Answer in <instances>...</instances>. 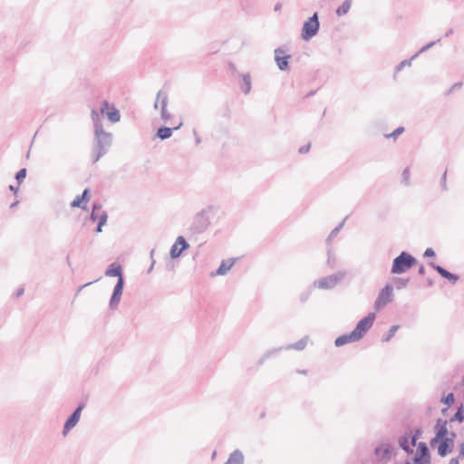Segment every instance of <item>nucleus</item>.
Listing matches in <instances>:
<instances>
[{"mask_svg":"<svg viewBox=\"0 0 464 464\" xmlns=\"http://www.w3.org/2000/svg\"><path fill=\"white\" fill-rule=\"evenodd\" d=\"M112 145V134L104 130L103 126H98L94 130L92 147V162L96 163L104 156Z\"/></svg>","mask_w":464,"mask_h":464,"instance_id":"nucleus-1","label":"nucleus"},{"mask_svg":"<svg viewBox=\"0 0 464 464\" xmlns=\"http://www.w3.org/2000/svg\"><path fill=\"white\" fill-rule=\"evenodd\" d=\"M213 208L211 206L196 213L188 227L190 235L198 236L207 231L211 224Z\"/></svg>","mask_w":464,"mask_h":464,"instance_id":"nucleus-2","label":"nucleus"},{"mask_svg":"<svg viewBox=\"0 0 464 464\" xmlns=\"http://www.w3.org/2000/svg\"><path fill=\"white\" fill-rule=\"evenodd\" d=\"M417 264V259L406 251H402L396 256L392 265L391 273L401 275L413 267Z\"/></svg>","mask_w":464,"mask_h":464,"instance_id":"nucleus-3","label":"nucleus"},{"mask_svg":"<svg viewBox=\"0 0 464 464\" xmlns=\"http://www.w3.org/2000/svg\"><path fill=\"white\" fill-rule=\"evenodd\" d=\"M345 271H338L335 274L314 280L313 286L324 290L333 289L341 280L345 277Z\"/></svg>","mask_w":464,"mask_h":464,"instance_id":"nucleus-4","label":"nucleus"},{"mask_svg":"<svg viewBox=\"0 0 464 464\" xmlns=\"http://www.w3.org/2000/svg\"><path fill=\"white\" fill-rule=\"evenodd\" d=\"M319 28L320 23L318 19V14L315 12L304 23L301 33L302 39L304 41H309L317 34Z\"/></svg>","mask_w":464,"mask_h":464,"instance_id":"nucleus-5","label":"nucleus"},{"mask_svg":"<svg viewBox=\"0 0 464 464\" xmlns=\"http://www.w3.org/2000/svg\"><path fill=\"white\" fill-rule=\"evenodd\" d=\"M375 318V313H369L365 317H363L357 323L353 332L356 334V336L359 340H361L371 329Z\"/></svg>","mask_w":464,"mask_h":464,"instance_id":"nucleus-6","label":"nucleus"},{"mask_svg":"<svg viewBox=\"0 0 464 464\" xmlns=\"http://www.w3.org/2000/svg\"><path fill=\"white\" fill-rule=\"evenodd\" d=\"M393 295L392 286L390 285H386L379 293L375 302L374 308L379 311L384 306H386L389 303L392 302Z\"/></svg>","mask_w":464,"mask_h":464,"instance_id":"nucleus-7","label":"nucleus"},{"mask_svg":"<svg viewBox=\"0 0 464 464\" xmlns=\"http://www.w3.org/2000/svg\"><path fill=\"white\" fill-rule=\"evenodd\" d=\"M84 403H80L73 412L66 420L63 434L65 436L72 428H74L80 420L82 411L84 408Z\"/></svg>","mask_w":464,"mask_h":464,"instance_id":"nucleus-8","label":"nucleus"},{"mask_svg":"<svg viewBox=\"0 0 464 464\" xmlns=\"http://www.w3.org/2000/svg\"><path fill=\"white\" fill-rule=\"evenodd\" d=\"M160 104V116L161 119L165 121L170 119V114L167 110L168 106V94L163 91H159L157 93L156 102L154 104V108L157 109Z\"/></svg>","mask_w":464,"mask_h":464,"instance_id":"nucleus-9","label":"nucleus"},{"mask_svg":"<svg viewBox=\"0 0 464 464\" xmlns=\"http://www.w3.org/2000/svg\"><path fill=\"white\" fill-rule=\"evenodd\" d=\"M456 438V433L451 431L450 432V437L447 439H441L439 447H438V454L440 457H445L449 453H450L454 448V440Z\"/></svg>","mask_w":464,"mask_h":464,"instance_id":"nucleus-10","label":"nucleus"},{"mask_svg":"<svg viewBox=\"0 0 464 464\" xmlns=\"http://www.w3.org/2000/svg\"><path fill=\"white\" fill-rule=\"evenodd\" d=\"M414 464H430V450L426 443L418 444V453L413 459Z\"/></svg>","mask_w":464,"mask_h":464,"instance_id":"nucleus-11","label":"nucleus"},{"mask_svg":"<svg viewBox=\"0 0 464 464\" xmlns=\"http://www.w3.org/2000/svg\"><path fill=\"white\" fill-rule=\"evenodd\" d=\"M123 287H124V279H121V278L118 279L117 283L113 288V292L111 296V299H110V308L111 310L117 308V306L119 305L121 295H122Z\"/></svg>","mask_w":464,"mask_h":464,"instance_id":"nucleus-12","label":"nucleus"},{"mask_svg":"<svg viewBox=\"0 0 464 464\" xmlns=\"http://www.w3.org/2000/svg\"><path fill=\"white\" fill-rule=\"evenodd\" d=\"M100 111L102 114L106 113L107 118L113 123L118 122L121 120L120 111L107 101L102 102Z\"/></svg>","mask_w":464,"mask_h":464,"instance_id":"nucleus-13","label":"nucleus"},{"mask_svg":"<svg viewBox=\"0 0 464 464\" xmlns=\"http://www.w3.org/2000/svg\"><path fill=\"white\" fill-rule=\"evenodd\" d=\"M189 245L182 236H179L170 248L171 258H178L181 256L183 251L187 250Z\"/></svg>","mask_w":464,"mask_h":464,"instance_id":"nucleus-14","label":"nucleus"},{"mask_svg":"<svg viewBox=\"0 0 464 464\" xmlns=\"http://www.w3.org/2000/svg\"><path fill=\"white\" fill-rule=\"evenodd\" d=\"M285 51L278 47L275 50V61L280 71H285L288 69L290 55H283Z\"/></svg>","mask_w":464,"mask_h":464,"instance_id":"nucleus-15","label":"nucleus"},{"mask_svg":"<svg viewBox=\"0 0 464 464\" xmlns=\"http://www.w3.org/2000/svg\"><path fill=\"white\" fill-rule=\"evenodd\" d=\"M435 271L438 272V274L442 276L443 278L447 279L449 282H450L452 285H455L458 280L459 279V276L456 274L450 273L444 267H442L440 265H437L433 262H430L429 264Z\"/></svg>","mask_w":464,"mask_h":464,"instance_id":"nucleus-16","label":"nucleus"},{"mask_svg":"<svg viewBox=\"0 0 464 464\" xmlns=\"http://www.w3.org/2000/svg\"><path fill=\"white\" fill-rule=\"evenodd\" d=\"M91 198V191L89 188H85L81 196H77L71 203L72 208H81L86 209V206L82 205V202H87Z\"/></svg>","mask_w":464,"mask_h":464,"instance_id":"nucleus-17","label":"nucleus"},{"mask_svg":"<svg viewBox=\"0 0 464 464\" xmlns=\"http://www.w3.org/2000/svg\"><path fill=\"white\" fill-rule=\"evenodd\" d=\"M236 258H229L227 260H223L219 266V267L217 269L216 272L211 273L212 276H224L226 275L235 265Z\"/></svg>","mask_w":464,"mask_h":464,"instance_id":"nucleus-18","label":"nucleus"},{"mask_svg":"<svg viewBox=\"0 0 464 464\" xmlns=\"http://www.w3.org/2000/svg\"><path fill=\"white\" fill-rule=\"evenodd\" d=\"M374 454L380 459H389L392 455V447L389 444L378 446Z\"/></svg>","mask_w":464,"mask_h":464,"instance_id":"nucleus-19","label":"nucleus"},{"mask_svg":"<svg viewBox=\"0 0 464 464\" xmlns=\"http://www.w3.org/2000/svg\"><path fill=\"white\" fill-rule=\"evenodd\" d=\"M357 341H359V339L357 338L356 334L352 331L350 334L338 336L334 341V344L336 347H341L346 343H354Z\"/></svg>","mask_w":464,"mask_h":464,"instance_id":"nucleus-20","label":"nucleus"},{"mask_svg":"<svg viewBox=\"0 0 464 464\" xmlns=\"http://www.w3.org/2000/svg\"><path fill=\"white\" fill-rule=\"evenodd\" d=\"M447 424H448L447 420H442L441 419H439L437 420V423H436L437 439H447L450 437V436H448V435H450V433L448 431Z\"/></svg>","mask_w":464,"mask_h":464,"instance_id":"nucleus-21","label":"nucleus"},{"mask_svg":"<svg viewBox=\"0 0 464 464\" xmlns=\"http://www.w3.org/2000/svg\"><path fill=\"white\" fill-rule=\"evenodd\" d=\"M182 122H180L178 126L174 128H169L166 126L160 127L157 130V137L162 140H167L171 137L174 130H179L182 126Z\"/></svg>","mask_w":464,"mask_h":464,"instance_id":"nucleus-22","label":"nucleus"},{"mask_svg":"<svg viewBox=\"0 0 464 464\" xmlns=\"http://www.w3.org/2000/svg\"><path fill=\"white\" fill-rule=\"evenodd\" d=\"M106 276H115L118 279H124L122 275V267L120 265H116L115 263L111 264L109 267L105 271Z\"/></svg>","mask_w":464,"mask_h":464,"instance_id":"nucleus-23","label":"nucleus"},{"mask_svg":"<svg viewBox=\"0 0 464 464\" xmlns=\"http://www.w3.org/2000/svg\"><path fill=\"white\" fill-rule=\"evenodd\" d=\"M225 464H244V455L239 450H235L230 453Z\"/></svg>","mask_w":464,"mask_h":464,"instance_id":"nucleus-24","label":"nucleus"},{"mask_svg":"<svg viewBox=\"0 0 464 464\" xmlns=\"http://www.w3.org/2000/svg\"><path fill=\"white\" fill-rule=\"evenodd\" d=\"M240 87L245 94L249 93V92L251 91V78L248 73L242 75V82Z\"/></svg>","mask_w":464,"mask_h":464,"instance_id":"nucleus-25","label":"nucleus"},{"mask_svg":"<svg viewBox=\"0 0 464 464\" xmlns=\"http://www.w3.org/2000/svg\"><path fill=\"white\" fill-rule=\"evenodd\" d=\"M351 5H352L351 0L343 1V4L336 9V14L338 16L346 14L350 10Z\"/></svg>","mask_w":464,"mask_h":464,"instance_id":"nucleus-26","label":"nucleus"},{"mask_svg":"<svg viewBox=\"0 0 464 464\" xmlns=\"http://www.w3.org/2000/svg\"><path fill=\"white\" fill-rule=\"evenodd\" d=\"M307 341H308V337L304 336L301 340H299L298 342L288 345L286 347V349H295V350H297V351H302L306 346Z\"/></svg>","mask_w":464,"mask_h":464,"instance_id":"nucleus-27","label":"nucleus"},{"mask_svg":"<svg viewBox=\"0 0 464 464\" xmlns=\"http://www.w3.org/2000/svg\"><path fill=\"white\" fill-rule=\"evenodd\" d=\"M400 447L407 453H412L413 450L411 449V445L409 443V439L407 436H401L399 439Z\"/></svg>","mask_w":464,"mask_h":464,"instance_id":"nucleus-28","label":"nucleus"},{"mask_svg":"<svg viewBox=\"0 0 464 464\" xmlns=\"http://www.w3.org/2000/svg\"><path fill=\"white\" fill-rule=\"evenodd\" d=\"M347 219V217L337 226L335 227L332 231L331 233L329 234L328 237L326 238V242L327 244H330L331 241L333 240V238L334 237L337 236V234L339 233V231L342 229V227H343V224L345 222V220Z\"/></svg>","mask_w":464,"mask_h":464,"instance_id":"nucleus-29","label":"nucleus"},{"mask_svg":"<svg viewBox=\"0 0 464 464\" xmlns=\"http://www.w3.org/2000/svg\"><path fill=\"white\" fill-rule=\"evenodd\" d=\"M102 210V206L99 203H94L92 205V211L91 213L90 218L92 221L98 220L99 215Z\"/></svg>","mask_w":464,"mask_h":464,"instance_id":"nucleus-30","label":"nucleus"},{"mask_svg":"<svg viewBox=\"0 0 464 464\" xmlns=\"http://www.w3.org/2000/svg\"><path fill=\"white\" fill-rule=\"evenodd\" d=\"M410 282L409 278L396 277L393 280L395 286L398 290L405 288Z\"/></svg>","mask_w":464,"mask_h":464,"instance_id":"nucleus-31","label":"nucleus"},{"mask_svg":"<svg viewBox=\"0 0 464 464\" xmlns=\"http://www.w3.org/2000/svg\"><path fill=\"white\" fill-rule=\"evenodd\" d=\"M464 420V410L463 407L460 406L455 414L450 418V421H458L462 422Z\"/></svg>","mask_w":464,"mask_h":464,"instance_id":"nucleus-32","label":"nucleus"},{"mask_svg":"<svg viewBox=\"0 0 464 464\" xmlns=\"http://www.w3.org/2000/svg\"><path fill=\"white\" fill-rule=\"evenodd\" d=\"M91 117L93 121L94 130H97L98 126H103L100 115L96 110H92Z\"/></svg>","mask_w":464,"mask_h":464,"instance_id":"nucleus-33","label":"nucleus"},{"mask_svg":"<svg viewBox=\"0 0 464 464\" xmlns=\"http://www.w3.org/2000/svg\"><path fill=\"white\" fill-rule=\"evenodd\" d=\"M400 328V325H392L388 333L382 336V342H389L395 334L397 330Z\"/></svg>","mask_w":464,"mask_h":464,"instance_id":"nucleus-34","label":"nucleus"},{"mask_svg":"<svg viewBox=\"0 0 464 464\" xmlns=\"http://www.w3.org/2000/svg\"><path fill=\"white\" fill-rule=\"evenodd\" d=\"M418 56V53H415L411 58L410 59H405L403 61H401L395 68V71L396 72H400L401 71L405 66H411V62L413 59H415L416 57Z\"/></svg>","mask_w":464,"mask_h":464,"instance_id":"nucleus-35","label":"nucleus"},{"mask_svg":"<svg viewBox=\"0 0 464 464\" xmlns=\"http://www.w3.org/2000/svg\"><path fill=\"white\" fill-rule=\"evenodd\" d=\"M26 169L25 168H23L21 169L19 171H17V173L15 174V179L17 180L18 182V186L24 181V179H25L26 177Z\"/></svg>","mask_w":464,"mask_h":464,"instance_id":"nucleus-36","label":"nucleus"},{"mask_svg":"<svg viewBox=\"0 0 464 464\" xmlns=\"http://www.w3.org/2000/svg\"><path fill=\"white\" fill-rule=\"evenodd\" d=\"M282 348L273 349L267 351L264 355L259 359L258 364H262L267 358H269L272 354L276 353L278 351H281Z\"/></svg>","mask_w":464,"mask_h":464,"instance_id":"nucleus-37","label":"nucleus"},{"mask_svg":"<svg viewBox=\"0 0 464 464\" xmlns=\"http://www.w3.org/2000/svg\"><path fill=\"white\" fill-rule=\"evenodd\" d=\"M313 287H314V286H313V285H311L307 290H305L304 292H303V293L300 295V297H299V298H300V301H301L302 303H305V302L309 299V297H310V295H311V294H312V289H313Z\"/></svg>","mask_w":464,"mask_h":464,"instance_id":"nucleus-38","label":"nucleus"},{"mask_svg":"<svg viewBox=\"0 0 464 464\" xmlns=\"http://www.w3.org/2000/svg\"><path fill=\"white\" fill-rule=\"evenodd\" d=\"M454 394L452 392H450L447 396L443 397L441 401L448 405L449 407L451 406L454 403Z\"/></svg>","mask_w":464,"mask_h":464,"instance_id":"nucleus-39","label":"nucleus"},{"mask_svg":"<svg viewBox=\"0 0 464 464\" xmlns=\"http://www.w3.org/2000/svg\"><path fill=\"white\" fill-rule=\"evenodd\" d=\"M404 131L403 127H398L392 133L385 135L386 138H393L396 139L399 135H401Z\"/></svg>","mask_w":464,"mask_h":464,"instance_id":"nucleus-40","label":"nucleus"},{"mask_svg":"<svg viewBox=\"0 0 464 464\" xmlns=\"http://www.w3.org/2000/svg\"><path fill=\"white\" fill-rule=\"evenodd\" d=\"M336 263V258L334 255L332 253V249H328V258H327V264L333 268L334 267Z\"/></svg>","mask_w":464,"mask_h":464,"instance_id":"nucleus-41","label":"nucleus"},{"mask_svg":"<svg viewBox=\"0 0 464 464\" xmlns=\"http://www.w3.org/2000/svg\"><path fill=\"white\" fill-rule=\"evenodd\" d=\"M107 218H108L107 212L104 210H102L99 215V218H98V223L104 226L107 221Z\"/></svg>","mask_w":464,"mask_h":464,"instance_id":"nucleus-42","label":"nucleus"},{"mask_svg":"<svg viewBox=\"0 0 464 464\" xmlns=\"http://www.w3.org/2000/svg\"><path fill=\"white\" fill-rule=\"evenodd\" d=\"M421 434V430L420 429H417L414 432V434L411 436V445L412 447H414L416 445V442L418 440V439L420 438Z\"/></svg>","mask_w":464,"mask_h":464,"instance_id":"nucleus-43","label":"nucleus"},{"mask_svg":"<svg viewBox=\"0 0 464 464\" xmlns=\"http://www.w3.org/2000/svg\"><path fill=\"white\" fill-rule=\"evenodd\" d=\"M401 176H402V182H404L405 185H408L409 179H410V169L409 168L404 169Z\"/></svg>","mask_w":464,"mask_h":464,"instance_id":"nucleus-44","label":"nucleus"},{"mask_svg":"<svg viewBox=\"0 0 464 464\" xmlns=\"http://www.w3.org/2000/svg\"><path fill=\"white\" fill-rule=\"evenodd\" d=\"M446 179H447V170L444 171L442 177H441V182H440V185H441V188L443 190H447L448 188H447V182H446Z\"/></svg>","mask_w":464,"mask_h":464,"instance_id":"nucleus-45","label":"nucleus"},{"mask_svg":"<svg viewBox=\"0 0 464 464\" xmlns=\"http://www.w3.org/2000/svg\"><path fill=\"white\" fill-rule=\"evenodd\" d=\"M154 253H155V249H151L150 253V258H151V264H150V268L148 269V273H150L154 267V265H155V260H154Z\"/></svg>","mask_w":464,"mask_h":464,"instance_id":"nucleus-46","label":"nucleus"},{"mask_svg":"<svg viewBox=\"0 0 464 464\" xmlns=\"http://www.w3.org/2000/svg\"><path fill=\"white\" fill-rule=\"evenodd\" d=\"M424 257H433L435 256V251L429 247L425 250L424 254H423Z\"/></svg>","mask_w":464,"mask_h":464,"instance_id":"nucleus-47","label":"nucleus"},{"mask_svg":"<svg viewBox=\"0 0 464 464\" xmlns=\"http://www.w3.org/2000/svg\"><path fill=\"white\" fill-rule=\"evenodd\" d=\"M310 148H311V145H310V144H306V145H304V146H302V147L299 149V153H301V154H304V153H306V152H308V151H309Z\"/></svg>","mask_w":464,"mask_h":464,"instance_id":"nucleus-48","label":"nucleus"},{"mask_svg":"<svg viewBox=\"0 0 464 464\" xmlns=\"http://www.w3.org/2000/svg\"><path fill=\"white\" fill-rule=\"evenodd\" d=\"M461 86H462V82H461L454 83L451 86V88L450 89V91L448 92V93H450L451 92L461 88Z\"/></svg>","mask_w":464,"mask_h":464,"instance_id":"nucleus-49","label":"nucleus"},{"mask_svg":"<svg viewBox=\"0 0 464 464\" xmlns=\"http://www.w3.org/2000/svg\"><path fill=\"white\" fill-rule=\"evenodd\" d=\"M440 440L441 439H437V435H435V437L430 440V445L434 446L436 443L440 444Z\"/></svg>","mask_w":464,"mask_h":464,"instance_id":"nucleus-50","label":"nucleus"},{"mask_svg":"<svg viewBox=\"0 0 464 464\" xmlns=\"http://www.w3.org/2000/svg\"><path fill=\"white\" fill-rule=\"evenodd\" d=\"M24 289L23 287H20L16 293H15V297H20L24 295Z\"/></svg>","mask_w":464,"mask_h":464,"instance_id":"nucleus-51","label":"nucleus"},{"mask_svg":"<svg viewBox=\"0 0 464 464\" xmlns=\"http://www.w3.org/2000/svg\"><path fill=\"white\" fill-rule=\"evenodd\" d=\"M425 272H426V269H425L424 266H423V265H421V266L419 267V269H418V273H419V275L423 276V275L425 274Z\"/></svg>","mask_w":464,"mask_h":464,"instance_id":"nucleus-52","label":"nucleus"},{"mask_svg":"<svg viewBox=\"0 0 464 464\" xmlns=\"http://www.w3.org/2000/svg\"><path fill=\"white\" fill-rule=\"evenodd\" d=\"M193 134H194V136H195L196 143H197V144H199V143L201 142V140H200V138L198 136V132H197V130H193Z\"/></svg>","mask_w":464,"mask_h":464,"instance_id":"nucleus-53","label":"nucleus"},{"mask_svg":"<svg viewBox=\"0 0 464 464\" xmlns=\"http://www.w3.org/2000/svg\"><path fill=\"white\" fill-rule=\"evenodd\" d=\"M281 8H282V4H281V3H276V5H275V7H274V10H275L276 12H278V11H280V10H281Z\"/></svg>","mask_w":464,"mask_h":464,"instance_id":"nucleus-54","label":"nucleus"},{"mask_svg":"<svg viewBox=\"0 0 464 464\" xmlns=\"http://www.w3.org/2000/svg\"><path fill=\"white\" fill-rule=\"evenodd\" d=\"M440 41V39H438L437 41H433V42H430L429 44H427V47L428 49L431 48L433 45H435L436 43H439Z\"/></svg>","mask_w":464,"mask_h":464,"instance_id":"nucleus-55","label":"nucleus"},{"mask_svg":"<svg viewBox=\"0 0 464 464\" xmlns=\"http://www.w3.org/2000/svg\"><path fill=\"white\" fill-rule=\"evenodd\" d=\"M464 456V443L459 446V457Z\"/></svg>","mask_w":464,"mask_h":464,"instance_id":"nucleus-56","label":"nucleus"},{"mask_svg":"<svg viewBox=\"0 0 464 464\" xmlns=\"http://www.w3.org/2000/svg\"><path fill=\"white\" fill-rule=\"evenodd\" d=\"M18 187H19L18 185H17L16 187H15V186H14V185H10V186H9V188H10V190H12V191H14V193H16V192L18 191Z\"/></svg>","mask_w":464,"mask_h":464,"instance_id":"nucleus-57","label":"nucleus"},{"mask_svg":"<svg viewBox=\"0 0 464 464\" xmlns=\"http://www.w3.org/2000/svg\"><path fill=\"white\" fill-rule=\"evenodd\" d=\"M428 50H429V49H428L427 45H424V46H422V47L420 48V50L417 53H418V55H419L420 53H424V52H426V51H428Z\"/></svg>","mask_w":464,"mask_h":464,"instance_id":"nucleus-58","label":"nucleus"},{"mask_svg":"<svg viewBox=\"0 0 464 464\" xmlns=\"http://www.w3.org/2000/svg\"><path fill=\"white\" fill-rule=\"evenodd\" d=\"M102 227H103V225H101V224H99V223H98V225H97V227H96L95 231H96L97 233L102 232Z\"/></svg>","mask_w":464,"mask_h":464,"instance_id":"nucleus-59","label":"nucleus"},{"mask_svg":"<svg viewBox=\"0 0 464 464\" xmlns=\"http://www.w3.org/2000/svg\"><path fill=\"white\" fill-rule=\"evenodd\" d=\"M449 464H459V460L457 458H453L450 460Z\"/></svg>","mask_w":464,"mask_h":464,"instance_id":"nucleus-60","label":"nucleus"},{"mask_svg":"<svg viewBox=\"0 0 464 464\" xmlns=\"http://www.w3.org/2000/svg\"><path fill=\"white\" fill-rule=\"evenodd\" d=\"M453 34V29L452 28H450L446 34H445V36L446 37H449L450 35H451Z\"/></svg>","mask_w":464,"mask_h":464,"instance_id":"nucleus-61","label":"nucleus"},{"mask_svg":"<svg viewBox=\"0 0 464 464\" xmlns=\"http://www.w3.org/2000/svg\"><path fill=\"white\" fill-rule=\"evenodd\" d=\"M427 283H428V285H429V286H432V285H433V284H434V283H433V280H432V279H430V278H428V279H427Z\"/></svg>","mask_w":464,"mask_h":464,"instance_id":"nucleus-62","label":"nucleus"},{"mask_svg":"<svg viewBox=\"0 0 464 464\" xmlns=\"http://www.w3.org/2000/svg\"><path fill=\"white\" fill-rule=\"evenodd\" d=\"M19 202L18 201H15L14 203L11 204L10 208H14Z\"/></svg>","mask_w":464,"mask_h":464,"instance_id":"nucleus-63","label":"nucleus"},{"mask_svg":"<svg viewBox=\"0 0 464 464\" xmlns=\"http://www.w3.org/2000/svg\"><path fill=\"white\" fill-rule=\"evenodd\" d=\"M299 372L302 374H306L307 372L305 370H303V371H300Z\"/></svg>","mask_w":464,"mask_h":464,"instance_id":"nucleus-64","label":"nucleus"}]
</instances>
